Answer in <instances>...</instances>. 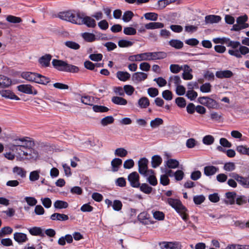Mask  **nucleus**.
I'll return each mask as SVG.
<instances>
[{
    "instance_id": "1",
    "label": "nucleus",
    "mask_w": 249,
    "mask_h": 249,
    "mask_svg": "<svg viewBox=\"0 0 249 249\" xmlns=\"http://www.w3.org/2000/svg\"><path fill=\"white\" fill-rule=\"evenodd\" d=\"M33 144L32 141L27 137L16 139L13 142L6 145V148L10 151L4 154L8 160H13L16 158L18 161L24 160H36L39 157L38 152L31 146Z\"/></svg>"
},
{
    "instance_id": "2",
    "label": "nucleus",
    "mask_w": 249,
    "mask_h": 249,
    "mask_svg": "<svg viewBox=\"0 0 249 249\" xmlns=\"http://www.w3.org/2000/svg\"><path fill=\"white\" fill-rule=\"evenodd\" d=\"M166 57V54L164 52H146L130 55L128 60L131 62L151 61L163 59Z\"/></svg>"
},
{
    "instance_id": "3",
    "label": "nucleus",
    "mask_w": 249,
    "mask_h": 249,
    "mask_svg": "<svg viewBox=\"0 0 249 249\" xmlns=\"http://www.w3.org/2000/svg\"><path fill=\"white\" fill-rule=\"evenodd\" d=\"M22 78L29 81L46 85L50 82V78L38 73L29 71L23 72L21 74Z\"/></svg>"
},
{
    "instance_id": "4",
    "label": "nucleus",
    "mask_w": 249,
    "mask_h": 249,
    "mask_svg": "<svg viewBox=\"0 0 249 249\" xmlns=\"http://www.w3.org/2000/svg\"><path fill=\"white\" fill-rule=\"evenodd\" d=\"M167 202L176 210L177 212L180 214L184 221L187 220L188 214L186 213L187 210L179 200L169 198L167 199Z\"/></svg>"
},
{
    "instance_id": "5",
    "label": "nucleus",
    "mask_w": 249,
    "mask_h": 249,
    "mask_svg": "<svg viewBox=\"0 0 249 249\" xmlns=\"http://www.w3.org/2000/svg\"><path fill=\"white\" fill-rule=\"evenodd\" d=\"M79 16V14H77L76 15L71 11H65L60 12L58 14V17L61 19L77 24V21H78Z\"/></svg>"
},
{
    "instance_id": "6",
    "label": "nucleus",
    "mask_w": 249,
    "mask_h": 249,
    "mask_svg": "<svg viewBox=\"0 0 249 249\" xmlns=\"http://www.w3.org/2000/svg\"><path fill=\"white\" fill-rule=\"evenodd\" d=\"M198 102L201 105L210 108L217 109L219 107L218 103L209 97H201L198 98Z\"/></svg>"
},
{
    "instance_id": "7",
    "label": "nucleus",
    "mask_w": 249,
    "mask_h": 249,
    "mask_svg": "<svg viewBox=\"0 0 249 249\" xmlns=\"http://www.w3.org/2000/svg\"><path fill=\"white\" fill-rule=\"evenodd\" d=\"M85 24L89 28H94L96 25L95 20L90 17L84 16L83 15L79 14L77 24Z\"/></svg>"
},
{
    "instance_id": "8",
    "label": "nucleus",
    "mask_w": 249,
    "mask_h": 249,
    "mask_svg": "<svg viewBox=\"0 0 249 249\" xmlns=\"http://www.w3.org/2000/svg\"><path fill=\"white\" fill-rule=\"evenodd\" d=\"M148 160L145 158H142L138 161L139 172L141 175L144 176L152 173V170L148 169Z\"/></svg>"
},
{
    "instance_id": "9",
    "label": "nucleus",
    "mask_w": 249,
    "mask_h": 249,
    "mask_svg": "<svg viewBox=\"0 0 249 249\" xmlns=\"http://www.w3.org/2000/svg\"><path fill=\"white\" fill-rule=\"evenodd\" d=\"M229 53L235 56L237 58H241L242 55H246L249 53V48L245 46H240L238 49L229 50Z\"/></svg>"
},
{
    "instance_id": "10",
    "label": "nucleus",
    "mask_w": 249,
    "mask_h": 249,
    "mask_svg": "<svg viewBox=\"0 0 249 249\" xmlns=\"http://www.w3.org/2000/svg\"><path fill=\"white\" fill-rule=\"evenodd\" d=\"M17 88L19 91L25 94L33 95L37 94V91L29 84L20 85Z\"/></svg>"
},
{
    "instance_id": "11",
    "label": "nucleus",
    "mask_w": 249,
    "mask_h": 249,
    "mask_svg": "<svg viewBox=\"0 0 249 249\" xmlns=\"http://www.w3.org/2000/svg\"><path fill=\"white\" fill-rule=\"evenodd\" d=\"M139 179V175L136 172L130 173L128 176V180L130 185L133 188H138L140 186Z\"/></svg>"
},
{
    "instance_id": "12",
    "label": "nucleus",
    "mask_w": 249,
    "mask_h": 249,
    "mask_svg": "<svg viewBox=\"0 0 249 249\" xmlns=\"http://www.w3.org/2000/svg\"><path fill=\"white\" fill-rule=\"evenodd\" d=\"M0 95L1 97L11 100H19L20 98L17 96L12 90L9 89H1L0 90Z\"/></svg>"
},
{
    "instance_id": "13",
    "label": "nucleus",
    "mask_w": 249,
    "mask_h": 249,
    "mask_svg": "<svg viewBox=\"0 0 249 249\" xmlns=\"http://www.w3.org/2000/svg\"><path fill=\"white\" fill-rule=\"evenodd\" d=\"M183 71L182 78L185 80H190L193 79V75L192 74V69L187 65H183L182 69Z\"/></svg>"
},
{
    "instance_id": "14",
    "label": "nucleus",
    "mask_w": 249,
    "mask_h": 249,
    "mask_svg": "<svg viewBox=\"0 0 249 249\" xmlns=\"http://www.w3.org/2000/svg\"><path fill=\"white\" fill-rule=\"evenodd\" d=\"M14 239L18 244H22L28 240L27 235L22 232H15L14 234Z\"/></svg>"
},
{
    "instance_id": "15",
    "label": "nucleus",
    "mask_w": 249,
    "mask_h": 249,
    "mask_svg": "<svg viewBox=\"0 0 249 249\" xmlns=\"http://www.w3.org/2000/svg\"><path fill=\"white\" fill-rule=\"evenodd\" d=\"M233 75V72L230 70L217 71L215 73L216 77L220 79L231 78Z\"/></svg>"
},
{
    "instance_id": "16",
    "label": "nucleus",
    "mask_w": 249,
    "mask_h": 249,
    "mask_svg": "<svg viewBox=\"0 0 249 249\" xmlns=\"http://www.w3.org/2000/svg\"><path fill=\"white\" fill-rule=\"evenodd\" d=\"M0 88H7L12 85L10 78L3 75H0Z\"/></svg>"
},
{
    "instance_id": "17",
    "label": "nucleus",
    "mask_w": 249,
    "mask_h": 249,
    "mask_svg": "<svg viewBox=\"0 0 249 249\" xmlns=\"http://www.w3.org/2000/svg\"><path fill=\"white\" fill-rule=\"evenodd\" d=\"M221 20V18L217 15H208L205 17L206 24H213L219 22Z\"/></svg>"
},
{
    "instance_id": "18",
    "label": "nucleus",
    "mask_w": 249,
    "mask_h": 249,
    "mask_svg": "<svg viewBox=\"0 0 249 249\" xmlns=\"http://www.w3.org/2000/svg\"><path fill=\"white\" fill-rule=\"evenodd\" d=\"M162 249H181V245L177 242H166L162 243Z\"/></svg>"
},
{
    "instance_id": "19",
    "label": "nucleus",
    "mask_w": 249,
    "mask_h": 249,
    "mask_svg": "<svg viewBox=\"0 0 249 249\" xmlns=\"http://www.w3.org/2000/svg\"><path fill=\"white\" fill-rule=\"evenodd\" d=\"M67 63L65 61L57 59H53L52 64L56 69L61 71H65Z\"/></svg>"
},
{
    "instance_id": "20",
    "label": "nucleus",
    "mask_w": 249,
    "mask_h": 249,
    "mask_svg": "<svg viewBox=\"0 0 249 249\" xmlns=\"http://www.w3.org/2000/svg\"><path fill=\"white\" fill-rule=\"evenodd\" d=\"M218 167L213 165L206 166L204 168V174L206 176H211L218 171Z\"/></svg>"
},
{
    "instance_id": "21",
    "label": "nucleus",
    "mask_w": 249,
    "mask_h": 249,
    "mask_svg": "<svg viewBox=\"0 0 249 249\" xmlns=\"http://www.w3.org/2000/svg\"><path fill=\"white\" fill-rule=\"evenodd\" d=\"M147 77V74L142 72H137L132 75V80L138 82L144 81Z\"/></svg>"
},
{
    "instance_id": "22",
    "label": "nucleus",
    "mask_w": 249,
    "mask_h": 249,
    "mask_svg": "<svg viewBox=\"0 0 249 249\" xmlns=\"http://www.w3.org/2000/svg\"><path fill=\"white\" fill-rule=\"evenodd\" d=\"M52 56L50 54H46L41 57L38 61L42 67H47L50 65Z\"/></svg>"
},
{
    "instance_id": "23",
    "label": "nucleus",
    "mask_w": 249,
    "mask_h": 249,
    "mask_svg": "<svg viewBox=\"0 0 249 249\" xmlns=\"http://www.w3.org/2000/svg\"><path fill=\"white\" fill-rule=\"evenodd\" d=\"M122 160L118 158L113 159L111 161V170L113 172L118 171L122 164Z\"/></svg>"
},
{
    "instance_id": "24",
    "label": "nucleus",
    "mask_w": 249,
    "mask_h": 249,
    "mask_svg": "<svg viewBox=\"0 0 249 249\" xmlns=\"http://www.w3.org/2000/svg\"><path fill=\"white\" fill-rule=\"evenodd\" d=\"M164 26V24L161 22H153L145 24V28L147 30H153L162 28Z\"/></svg>"
},
{
    "instance_id": "25",
    "label": "nucleus",
    "mask_w": 249,
    "mask_h": 249,
    "mask_svg": "<svg viewBox=\"0 0 249 249\" xmlns=\"http://www.w3.org/2000/svg\"><path fill=\"white\" fill-rule=\"evenodd\" d=\"M81 102L87 105L93 106L95 103L94 98L89 95L82 96L80 98Z\"/></svg>"
},
{
    "instance_id": "26",
    "label": "nucleus",
    "mask_w": 249,
    "mask_h": 249,
    "mask_svg": "<svg viewBox=\"0 0 249 249\" xmlns=\"http://www.w3.org/2000/svg\"><path fill=\"white\" fill-rule=\"evenodd\" d=\"M29 233L34 236H44V234L42 230L40 227H34L28 229Z\"/></svg>"
},
{
    "instance_id": "27",
    "label": "nucleus",
    "mask_w": 249,
    "mask_h": 249,
    "mask_svg": "<svg viewBox=\"0 0 249 249\" xmlns=\"http://www.w3.org/2000/svg\"><path fill=\"white\" fill-rule=\"evenodd\" d=\"M52 220L66 221L69 219L67 215L62 213H54L51 216Z\"/></svg>"
},
{
    "instance_id": "28",
    "label": "nucleus",
    "mask_w": 249,
    "mask_h": 249,
    "mask_svg": "<svg viewBox=\"0 0 249 249\" xmlns=\"http://www.w3.org/2000/svg\"><path fill=\"white\" fill-rule=\"evenodd\" d=\"M111 101L116 105L120 106H125L127 104L126 99L120 96H113L111 98Z\"/></svg>"
},
{
    "instance_id": "29",
    "label": "nucleus",
    "mask_w": 249,
    "mask_h": 249,
    "mask_svg": "<svg viewBox=\"0 0 249 249\" xmlns=\"http://www.w3.org/2000/svg\"><path fill=\"white\" fill-rule=\"evenodd\" d=\"M117 77L122 81H126L130 78V74L126 71H119L116 73Z\"/></svg>"
},
{
    "instance_id": "30",
    "label": "nucleus",
    "mask_w": 249,
    "mask_h": 249,
    "mask_svg": "<svg viewBox=\"0 0 249 249\" xmlns=\"http://www.w3.org/2000/svg\"><path fill=\"white\" fill-rule=\"evenodd\" d=\"M162 158L159 155H155L152 157L151 164L152 167L156 168L159 167L162 163Z\"/></svg>"
},
{
    "instance_id": "31",
    "label": "nucleus",
    "mask_w": 249,
    "mask_h": 249,
    "mask_svg": "<svg viewBox=\"0 0 249 249\" xmlns=\"http://www.w3.org/2000/svg\"><path fill=\"white\" fill-rule=\"evenodd\" d=\"M165 163V165L170 169H175L179 166L178 161L175 159H168Z\"/></svg>"
},
{
    "instance_id": "32",
    "label": "nucleus",
    "mask_w": 249,
    "mask_h": 249,
    "mask_svg": "<svg viewBox=\"0 0 249 249\" xmlns=\"http://www.w3.org/2000/svg\"><path fill=\"white\" fill-rule=\"evenodd\" d=\"M181 82V79L178 76L174 75L170 77L168 81V85L169 86H171L173 84L175 86L177 87L180 85Z\"/></svg>"
},
{
    "instance_id": "33",
    "label": "nucleus",
    "mask_w": 249,
    "mask_h": 249,
    "mask_svg": "<svg viewBox=\"0 0 249 249\" xmlns=\"http://www.w3.org/2000/svg\"><path fill=\"white\" fill-rule=\"evenodd\" d=\"M227 200H225V203L227 204L232 205L234 203L236 193L234 192H228L226 194Z\"/></svg>"
},
{
    "instance_id": "34",
    "label": "nucleus",
    "mask_w": 249,
    "mask_h": 249,
    "mask_svg": "<svg viewBox=\"0 0 249 249\" xmlns=\"http://www.w3.org/2000/svg\"><path fill=\"white\" fill-rule=\"evenodd\" d=\"M128 154V151L124 148H117L114 151V155L116 157L124 158Z\"/></svg>"
},
{
    "instance_id": "35",
    "label": "nucleus",
    "mask_w": 249,
    "mask_h": 249,
    "mask_svg": "<svg viewBox=\"0 0 249 249\" xmlns=\"http://www.w3.org/2000/svg\"><path fill=\"white\" fill-rule=\"evenodd\" d=\"M139 107L142 108H145L149 106V99L145 97L141 98L138 102Z\"/></svg>"
},
{
    "instance_id": "36",
    "label": "nucleus",
    "mask_w": 249,
    "mask_h": 249,
    "mask_svg": "<svg viewBox=\"0 0 249 249\" xmlns=\"http://www.w3.org/2000/svg\"><path fill=\"white\" fill-rule=\"evenodd\" d=\"M6 20L10 23L16 24L22 22V19L20 17L14 16L13 15H8L6 17Z\"/></svg>"
},
{
    "instance_id": "37",
    "label": "nucleus",
    "mask_w": 249,
    "mask_h": 249,
    "mask_svg": "<svg viewBox=\"0 0 249 249\" xmlns=\"http://www.w3.org/2000/svg\"><path fill=\"white\" fill-rule=\"evenodd\" d=\"M81 36L87 42H93L96 39L95 36L90 33H84L82 34Z\"/></svg>"
},
{
    "instance_id": "38",
    "label": "nucleus",
    "mask_w": 249,
    "mask_h": 249,
    "mask_svg": "<svg viewBox=\"0 0 249 249\" xmlns=\"http://www.w3.org/2000/svg\"><path fill=\"white\" fill-rule=\"evenodd\" d=\"M13 172L21 178H23L26 177V171L21 167L18 166L14 167L13 169Z\"/></svg>"
},
{
    "instance_id": "39",
    "label": "nucleus",
    "mask_w": 249,
    "mask_h": 249,
    "mask_svg": "<svg viewBox=\"0 0 249 249\" xmlns=\"http://www.w3.org/2000/svg\"><path fill=\"white\" fill-rule=\"evenodd\" d=\"M40 171L39 170H35L31 172L29 174V180L32 181L37 180L40 177Z\"/></svg>"
},
{
    "instance_id": "40",
    "label": "nucleus",
    "mask_w": 249,
    "mask_h": 249,
    "mask_svg": "<svg viewBox=\"0 0 249 249\" xmlns=\"http://www.w3.org/2000/svg\"><path fill=\"white\" fill-rule=\"evenodd\" d=\"M169 44L172 47L177 49H180L183 46V42L178 39H172L169 41Z\"/></svg>"
},
{
    "instance_id": "41",
    "label": "nucleus",
    "mask_w": 249,
    "mask_h": 249,
    "mask_svg": "<svg viewBox=\"0 0 249 249\" xmlns=\"http://www.w3.org/2000/svg\"><path fill=\"white\" fill-rule=\"evenodd\" d=\"M139 187L141 191L146 194H149L152 191V188L146 183L140 184Z\"/></svg>"
},
{
    "instance_id": "42",
    "label": "nucleus",
    "mask_w": 249,
    "mask_h": 249,
    "mask_svg": "<svg viewBox=\"0 0 249 249\" xmlns=\"http://www.w3.org/2000/svg\"><path fill=\"white\" fill-rule=\"evenodd\" d=\"M149 175H145L144 176L147 177V180L148 182L153 186H156L157 184V180L156 177L154 175V171L152 170L151 174Z\"/></svg>"
},
{
    "instance_id": "43",
    "label": "nucleus",
    "mask_w": 249,
    "mask_h": 249,
    "mask_svg": "<svg viewBox=\"0 0 249 249\" xmlns=\"http://www.w3.org/2000/svg\"><path fill=\"white\" fill-rule=\"evenodd\" d=\"M114 119L111 116H108L103 118L101 121V124L105 126L108 124H111L114 122Z\"/></svg>"
},
{
    "instance_id": "44",
    "label": "nucleus",
    "mask_w": 249,
    "mask_h": 249,
    "mask_svg": "<svg viewBox=\"0 0 249 249\" xmlns=\"http://www.w3.org/2000/svg\"><path fill=\"white\" fill-rule=\"evenodd\" d=\"M53 206L56 209H64L68 207V204L67 202L62 200H56L54 202Z\"/></svg>"
},
{
    "instance_id": "45",
    "label": "nucleus",
    "mask_w": 249,
    "mask_h": 249,
    "mask_svg": "<svg viewBox=\"0 0 249 249\" xmlns=\"http://www.w3.org/2000/svg\"><path fill=\"white\" fill-rule=\"evenodd\" d=\"M212 90V85L209 83H205L200 87V90L203 93H209Z\"/></svg>"
},
{
    "instance_id": "46",
    "label": "nucleus",
    "mask_w": 249,
    "mask_h": 249,
    "mask_svg": "<svg viewBox=\"0 0 249 249\" xmlns=\"http://www.w3.org/2000/svg\"><path fill=\"white\" fill-rule=\"evenodd\" d=\"M153 217L158 220H162L164 218V214L163 212L159 211H152Z\"/></svg>"
},
{
    "instance_id": "47",
    "label": "nucleus",
    "mask_w": 249,
    "mask_h": 249,
    "mask_svg": "<svg viewBox=\"0 0 249 249\" xmlns=\"http://www.w3.org/2000/svg\"><path fill=\"white\" fill-rule=\"evenodd\" d=\"M134 14L132 12L127 11L124 13L122 19L124 22H128L131 20Z\"/></svg>"
},
{
    "instance_id": "48",
    "label": "nucleus",
    "mask_w": 249,
    "mask_h": 249,
    "mask_svg": "<svg viewBox=\"0 0 249 249\" xmlns=\"http://www.w3.org/2000/svg\"><path fill=\"white\" fill-rule=\"evenodd\" d=\"M163 120L160 118H156L150 122V125L152 128H156L163 124Z\"/></svg>"
},
{
    "instance_id": "49",
    "label": "nucleus",
    "mask_w": 249,
    "mask_h": 249,
    "mask_svg": "<svg viewBox=\"0 0 249 249\" xmlns=\"http://www.w3.org/2000/svg\"><path fill=\"white\" fill-rule=\"evenodd\" d=\"M144 17L147 20L156 21L158 19V15L155 13L149 12L145 13Z\"/></svg>"
},
{
    "instance_id": "50",
    "label": "nucleus",
    "mask_w": 249,
    "mask_h": 249,
    "mask_svg": "<svg viewBox=\"0 0 249 249\" xmlns=\"http://www.w3.org/2000/svg\"><path fill=\"white\" fill-rule=\"evenodd\" d=\"M202 141L206 145H211L213 143L214 139L213 136L208 135L203 137Z\"/></svg>"
},
{
    "instance_id": "51",
    "label": "nucleus",
    "mask_w": 249,
    "mask_h": 249,
    "mask_svg": "<svg viewBox=\"0 0 249 249\" xmlns=\"http://www.w3.org/2000/svg\"><path fill=\"white\" fill-rule=\"evenodd\" d=\"M64 71L70 72H77L79 71V68L75 66L69 64L67 63Z\"/></svg>"
},
{
    "instance_id": "52",
    "label": "nucleus",
    "mask_w": 249,
    "mask_h": 249,
    "mask_svg": "<svg viewBox=\"0 0 249 249\" xmlns=\"http://www.w3.org/2000/svg\"><path fill=\"white\" fill-rule=\"evenodd\" d=\"M65 44L67 47L71 49L78 50L80 48V45L74 41H68L65 42Z\"/></svg>"
},
{
    "instance_id": "53",
    "label": "nucleus",
    "mask_w": 249,
    "mask_h": 249,
    "mask_svg": "<svg viewBox=\"0 0 249 249\" xmlns=\"http://www.w3.org/2000/svg\"><path fill=\"white\" fill-rule=\"evenodd\" d=\"M132 45L133 42L132 41L125 39H121L118 42V46L122 48L130 47Z\"/></svg>"
},
{
    "instance_id": "54",
    "label": "nucleus",
    "mask_w": 249,
    "mask_h": 249,
    "mask_svg": "<svg viewBox=\"0 0 249 249\" xmlns=\"http://www.w3.org/2000/svg\"><path fill=\"white\" fill-rule=\"evenodd\" d=\"M182 68L183 65L179 66L178 64H171L170 66V71L174 73H178L181 70H182Z\"/></svg>"
},
{
    "instance_id": "55",
    "label": "nucleus",
    "mask_w": 249,
    "mask_h": 249,
    "mask_svg": "<svg viewBox=\"0 0 249 249\" xmlns=\"http://www.w3.org/2000/svg\"><path fill=\"white\" fill-rule=\"evenodd\" d=\"M186 96L191 101H193L197 97V93L194 90H188Z\"/></svg>"
},
{
    "instance_id": "56",
    "label": "nucleus",
    "mask_w": 249,
    "mask_h": 249,
    "mask_svg": "<svg viewBox=\"0 0 249 249\" xmlns=\"http://www.w3.org/2000/svg\"><path fill=\"white\" fill-rule=\"evenodd\" d=\"M223 168L226 171H232L235 169V163L232 162H226L225 163Z\"/></svg>"
},
{
    "instance_id": "57",
    "label": "nucleus",
    "mask_w": 249,
    "mask_h": 249,
    "mask_svg": "<svg viewBox=\"0 0 249 249\" xmlns=\"http://www.w3.org/2000/svg\"><path fill=\"white\" fill-rule=\"evenodd\" d=\"M124 33L126 35L132 36L136 34V30L131 27H124Z\"/></svg>"
},
{
    "instance_id": "58",
    "label": "nucleus",
    "mask_w": 249,
    "mask_h": 249,
    "mask_svg": "<svg viewBox=\"0 0 249 249\" xmlns=\"http://www.w3.org/2000/svg\"><path fill=\"white\" fill-rule=\"evenodd\" d=\"M92 106L93 110L96 112H105L108 110L107 107L104 106L98 105H93Z\"/></svg>"
},
{
    "instance_id": "59",
    "label": "nucleus",
    "mask_w": 249,
    "mask_h": 249,
    "mask_svg": "<svg viewBox=\"0 0 249 249\" xmlns=\"http://www.w3.org/2000/svg\"><path fill=\"white\" fill-rule=\"evenodd\" d=\"M205 199V197L203 195H197L194 196L193 200L196 205H199L202 203Z\"/></svg>"
},
{
    "instance_id": "60",
    "label": "nucleus",
    "mask_w": 249,
    "mask_h": 249,
    "mask_svg": "<svg viewBox=\"0 0 249 249\" xmlns=\"http://www.w3.org/2000/svg\"><path fill=\"white\" fill-rule=\"evenodd\" d=\"M125 93L128 96H131L133 93L135 89L133 86L130 85H126L124 87Z\"/></svg>"
},
{
    "instance_id": "61",
    "label": "nucleus",
    "mask_w": 249,
    "mask_h": 249,
    "mask_svg": "<svg viewBox=\"0 0 249 249\" xmlns=\"http://www.w3.org/2000/svg\"><path fill=\"white\" fill-rule=\"evenodd\" d=\"M162 97L166 100L170 101L173 98V94L169 90H165L162 93Z\"/></svg>"
},
{
    "instance_id": "62",
    "label": "nucleus",
    "mask_w": 249,
    "mask_h": 249,
    "mask_svg": "<svg viewBox=\"0 0 249 249\" xmlns=\"http://www.w3.org/2000/svg\"><path fill=\"white\" fill-rule=\"evenodd\" d=\"M248 16L246 15L239 17L237 19L236 21L237 23L241 25L242 26L243 25H246V24H249L248 23H246V22L248 20Z\"/></svg>"
},
{
    "instance_id": "63",
    "label": "nucleus",
    "mask_w": 249,
    "mask_h": 249,
    "mask_svg": "<svg viewBox=\"0 0 249 249\" xmlns=\"http://www.w3.org/2000/svg\"><path fill=\"white\" fill-rule=\"evenodd\" d=\"M25 200L30 206H35L37 202V200L33 197L26 196L25 197Z\"/></svg>"
},
{
    "instance_id": "64",
    "label": "nucleus",
    "mask_w": 249,
    "mask_h": 249,
    "mask_svg": "<svg viewBox=\"0 0 249 249\" xmlns=\"http://www.w3.org/2000/svg\"><path fill=\"white\" fill-rule=\"evenodd\" d=\"M238 182L244 188H249V179L248 178L242 177Z\"/></svg>"
}]
</instances>
